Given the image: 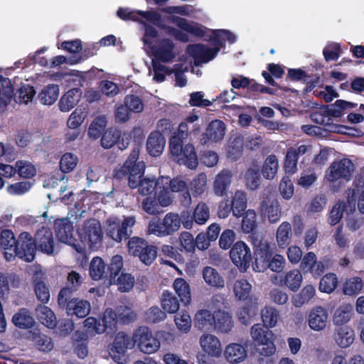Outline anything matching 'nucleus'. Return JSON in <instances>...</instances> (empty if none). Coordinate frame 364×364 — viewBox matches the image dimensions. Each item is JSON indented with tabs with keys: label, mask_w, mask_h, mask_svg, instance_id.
<instances>
[{
	"label": "nucleus",
	"mask_w": 364,
	"mask_h": 364,
	"mask_svg": "<svg viewBox=\"0 0 364 364\" xmlns=\"http://www.w3.org/2000/svg\"><path fill=\"white\" fill-rule=\"evenodd\" d=\"M139 150L134 148L122 167V172L128 176V184L132 188H139V192L143 196H149L156 189L161 190V178L155 179L144 178L145 164L143 161H138Z\"/></svg>",
	"instance_id": "obj_1"
},
{
	"label": "nucleus",
	"mask_w": 364,
	"mask_h": 364,
	"mask_svg": "<svg viewBox=\"0 0 364 364\" xmlns=\"http://www.w3.org/2000/svg\"><path fill=\"white\" fill-rule=\"evenodd\" d=\"M79 240L76 239L74 250L83 257H86V247L98 248L102 241L103 232L100 223L95 219L86 220L77 230Z\"/></svg>",
	"instance_id": "obj_2"
},
{
	"label": "nucleus",
	"mask_w": 364,
	"mask_h": 364,
	"mask_svg": "<svg viewBox=\"0 0 364 364\" xmlns=\"http://www.w3.org/2000/svg\"><path fill=\"white\" fill-rule=\"evenodd\" d=\"M160 11L170 14L171 16H167L166 19L171 23H175L181 30L200 38L205 36V31L197 23H191L186 18L173 15L178 14L190 16L195 12V9L193 6L188 4L168 6L160 9Z\"/></svg>",
	"instance_id": "obj_3"
},
{
	"label": "nucleus",
	"mask_w": 364,
	"mask_h": 364,
	"mask_svg": "<svg viewBox=\"0 0 364 364\" xmlns=\"http://www.w3.org/2000/svg\"><path fill=\"white\" fill-rule=\"evenodd\" d=\"M184 132L175 133L169 139V149L171 154L178 158L180 164L190 169H195L198 165L196 149L191 144L183 145Z\"/></svg>",
	"instance_id": "obj_4"
},
{
	"label": "nucleus",
	"mask_w": 364,
	"mask_h": 364,
	"mask_svg": "<svg viewBox=\"0 0 364 364\" xmlns=\"http://www.w3.org/2000/svg\"><path fill=\"white\" fill-rule=\"evenodd\" d=\"M127 249L129 255L137 257L145 265H151L156 259L157 247L144 238L134 236L129 239Z\"/></svg>",
	"instance_id": "obj_5"
},
{
	"label": "nucleus",
	"mask_w": 364,
	"mask_h": 364,
	"mask_svg": "<svg viewBox=\"0 0 364 364\" xmlns=\"http://www.w3.org/2000/svg\"><path fill=\"white\" fill-rule=\"evenodd\" d=\"M135 222L133 216L124 217L122 221L117 218H111L107 221V236L117 242L129 239L132 233L131 228Z\"/></svg>",
	"instance_id": "obj_6"
},
{
	"label": "nucleus",
	"mask_w": 364,
	"mask_h": 364,
	"mask_svg": "<svg viewBox=\"0 0 364 364\" xmlns=\"http://www.w3.org/2000/svg\"><path fill=\"white\" fill-rule=\"evenodd\" d=\"M181 221L177 213H168L164 218L151 220L149 223V232L158 237L171 235L178 231L181 227Z\"/></svg>",
	"instance_id": "obj_7"
},
{
	"label": "nucleus",
	"mask_w": 364,
	"mask_h": 364,
	"mask_svg": "<svg viewBox=\"0 0 364 364\" xmlns=\"http://www.w3.org/2000/svg\"><path fill=\"white\" fill-rule=\"evenodd\" d=\"M37 250L36 242L34 237L28 232H21L14 246V253H9L10 257H18L27 262H33L36 257Z\"/></svg>",
	"instance_id": "obj_8"
},
{
	"label": "nucleus",
	"mask_w": 364,
	"mask_h": 364,
	"mask_svg": "<svg viewBox=\"0 0 364 364\" xmlns=\"http://www.w3.org/2000/svg\"><path fill=\"white\" fill-rule=\"evenodd\" d=\"M355 165L349 159L343 158L333 161L326 171V178L330 182H336L339 179L350 181L355 171Z\"/></svg>",
	"instance_id": "obj_9"
},
{
	"label": "nucleus",
	"mask_w": 364,
	"mask_h": 364,
	"mask_svg": "<svg viewBox=\"0 0 364 364\" xmlns=\"http://www.w3.org/2000/svg\"><path fill=\"white\" fill-rule=\"evenodd\" d=\"M63 300L58 296L59 306L65 310L69 316H75L77 318H85L90 311V304L85 299H80L73 296H65Z\"/></svg>",
	"instance_id": "obj_10"
},
{
	"label": "nucleus",
	"mask_w": 364,
	"mask_h": 364,
	"mask_svg": "<svg viewBox=\"0 0 364 364\" xmlns=\"http://www.w3.org/2000/svg\"><path fill=\"white\" fill-rule=\"evenodd\" d=\"M134 341L139 350L146 354L156 352L161 346L159 340L153 336L151 330L146 326H140L135 331Z\"/></svg>",
	"instance_id": "obj_11"
},
{
	"label": "nucleus",
	"mask_w": 364,
	"mask_h": 364,
	"mask_svg": "<svg viewBox=\"0 0 364 364\" xmlns=\"http://www.w3.org/2000/svg\"><path fill=\"white\" fill-rule=\"evenodd\" d=\"M230 257L241 272L247 271L252 259L250 247L242 241H237L232 245Z\"/></svg>",
	"instance_id": "obj_12"
},
{
	"label": "nucleus",
	"mask_w": 364,
	"mask_h": 364,
	"mask_svg": "<svg viewBox=\"0 0 364 364\" xmlns=\"http://www.w3.org/2000/svg\"><path fill=\"white\" fill-rule=\"evenodd\" d=\"M131 341L128 335L124 332H119L109 350V354L112 359L117 363L122 364L126 363V353L128 348H130Z\"/></svg>",
	"instance_id": "obj_13"
},
{
	"label": "nucleus",
	"mask_w": 364,
	"mask_h": 364,
	"mask_svg": "<svg viewBox=\"0 0 364 364\" xmlns=\"http://www.w3.org/2000/svg\"><path fill=\"white\" fill-rule=\"evenodd\" d=\"M187 53L193 58L196 66L213 60L218 53V48H210L202 43L191 44L187 46Z\"/></svg>",
	"instance_id": "obj_14"
},
{
	"label": "nucleus",
	"mask_w": 364,
	"mask_h": 364,
	"mask_svg": "<svg viewBox=\"0 0 364 364\" xmlns=\"http://www.w3.org/2000/svg\"><path fill=\"white\" fill-rule=\"evenodd\" d=\"M117 16L123 21H133L143 23L140 17L154 25L159 19V13L156 11H131L129 8L120 7L117 11Z\"/></svg>",
	"instance_id": "obj_15"
},
{
	"label": "nucleus",
	"mask_w": 364,
	"mask_h": 364,
	"mask_svg": "<svg viewBox=\"0 0 364 364\" xmlns=\"http://www.w3.org/2000/svg\"><path fill=\"white\" fill-rule=\"evenodd\" d=\"M34 239L37 250L48 255L54 254L55 242L50 228L42 227L36 232Z\"/></svg>",
	"instance_id": "obj_16"
},
{
	"label": "nucleus",
	"mask_w": 364,
	"mask_h": 364,
	"mask_svg": "<svg viewBox=\"0 0 364 364\" xmlns=\"http://www.w3.org/2000/svg\"><path fill=\"white\" fill-rule=\"evenodd\" d=\"M54 230L58 240L74 249L76 238L73 237L74 228L68 218L57 219L54 222Z\"/></svg>",
	"instance_id": "obj_17"
},
{
	"label": "nucleus",
	"mask_w": 364,
	"mask_h": 364,
	"mask_svg": "<svg viewBox=\"0 0 364 364\" xmlns=\"http://www.w3.org/2000/svg\"><path fill=\"white\" fill-rule=\"evenodd\" d=\"M175 45L169 38H162L151 47L154 58L159 62L169 63L176 58Z\"/></svg>",
	"instance_id": "obj_18"
},
{
	"label": "nucleus",
	"mask_w": 364,
	"mask_h": 364,
	"mask_svg": "<svg viewBox=\"0 0 364 364\" xmlns=\"http://www.w3.org/2000/svg\"><path fill=\"white\" fill-rule=\"evenodd\" d=\"M262 215L267 217L270 223H277L281 217V208L277 198L273 196L263 198L259 207Z\"/></svg>",
	"instance_id": "obj_19"
},
{
	"label": "nucleus",
	"mask_w": 364,
	"mask_h": 364,
	"mask_svg": "<svg viewBox=\"0 0 364 364\" xmlns=\"http://www.w3.org/2000/svg\"><path fill=\"white\" fill-rule=\"evenodd\" d=\"M255 262L253 269L257 272L266 270V265L273 256L270 245L264 241H260L255 248Z\"/></svg>",
	"instance_id": "obj_20"
},
{
	"label": "nucleus",
	"mask_w": 364,
	"mask_h": 364,
	"mask_svg": "<svg viewBox=\"0 0 364 364\" xmlns=\"http://www.w3.org/2000/svg\"><path fill=\"white\" fill-rule=\"evenodd\" d=\"M226 127L225 123L220 119L211 121L207 126L200 139L201 144H205L209 141L217 142L222 140L225 134Z\"/></svg>",
	"instance_id": "obj_21"
},
{
	"label": "nucleus",
	"mask_w": 364,
	"mask_h": 364,
	"mask_svg": "<svg viewBox=\"0 0 364 364\" xmlns=\"http://www.w3.org/2000/svg\"><path fill=\"white\" fill-rule=\"evenodd\" d=\"M171 198L169 196H164L161 192L159 195L158 200L156 197L147 196L141 203L142 209L149 215H158L162 210L161 206L166 207L171 203Z\"/></svg>",
	"instance_id": "obj_22"
},
{
	"label": "nucleus",
	"mask_w": 364,
	"mask_h": 364,
	"mask_svg": "<svg viewBox=\"0 0 364 364\" xmlns=\"http://www.w3.org/2000/svg\"><path fill=\"white\" fill-rule=\"evenodd\" d=\"M326 309L321 306L312 308L309 314L308 323L311 329L316 331L324 329L328 320Z\"/></svg>",
	"instance_id": "obj_23"
},
{
	"label": "nucleus",
	"mask_w": 364,
	"mask_h": 364,
	"mask_svg": "<svg viewBox=\"0 0 364 364\" xmlns=\"http://www.w3.org/2000/svg\"><path fill=\"white\" fill-rule=\"evenodd\" d=\"M335 109L333 104L330 105H323L319 110L313 112L311 115V119L320 125L326 127V129L332 131L333 128V117H336L331 113V111Z\"/></svg>",
	"instance_id": "obj_24"
},
{
	"label": "nucleus",
	"mask_w": 364,
	"mask_h": 364,
	"mask_svg": "<svg viewBox=\"0 0 364 364\" xmlns=\"http://www.w3.org/2000/svg\"><path fill=\"white\" fill-rule=\"evenodd\" d=\"M83 282V278L81 274L76 271L72 270L68 274L66 279V285L63 287L58 294L60 299L63 300V296H73L80 287ZM65 299V297H64Z\"/></svg>",
	"instance_id": "obj_25"
},
{
	"label": "nucleus",
	"mask_w": 364,
	"mask_h": 364,
	"mask_svg": "<svg viewBox=\"0 0 364 364\" xmlns=\"http://www.w3.org/2000/svg\"><path fill=\"white\" fill-rule=\"evenodd\" d=\"M166 140L161 133L152 132L146 141V149L151 156H160L165 147Z\"/></svg>",
	"instance_id": "obj_26"
},
{
	"label": "nucleus",
	"mask_w": 364,
	"mask_h": 364,
	"mask_svg": "<svg viewBox=\"0 0 364 364\" xmlns=\"http://www.w3.org/2000/svg\"><path fill=\"white\" fill-rule=\"evenodd\" d=\"M200 343L202 349L213 357H219L222 353V348L219 339L210 334H204L200 337Z\"/></svg>",
	"instance_id": "obj_27"
},
{
	"label": "nucleus",
	"mask_w": 364,
	"mask_h": 364,
	"mask_svg": "<svg viewBox=\"0 0 364 364\" xmlns=\"http://www.w3.org/2000/svg\"><path fill=\"white\" fill-rule=\"evenodd\" d=\"M82 91L79 88H73L67 91L60 98L59 108L62 112L72 109L80 101Z\"/></svg>",
	"instance_id": "obj_28"
},
{
	"label": "nucleus",
	"mask_w": 364,
	"mask_h": 364,
	"mask_svg": "<svg viewBox=\"0 0 364 364\" xmlns=\"http://www.w3.org/2000/svg\"><path fill=\"white\" fill-rule=\"evenodd\" d=\"M214 330L221 333H228L232 328L231 315L225 311L218 310L213 312Z\"/></svg>",
	"instance_id": "obj_29"
},
{
	"label": "nucleus",
	"mask_w": 364,
	"mask_h": 364,
	"mask_svg": "<svg viewBox=\"0 0 364 364\" xmlns=\"http://www.w3.org/2000/svg\"><path fill=\"white\" fill-rule=\"evenodd\" d=\"M226 360L231 363H239L247 357V350L239 343H231L225 350Z\"/></svg>",
	"instance_id": "obj_30"
},
{
	"label": "nucleus",
	"mask_w": 364,
	"mask_h": 364,
	"mask_svg": "<svg viewBox=\"0 0 364 364\" xmlns=\"http://www.w3.org/2000/svg\"><path fill=\"white\" fill-rule=\"evenodd\" d=\"M195 326L201 331L214 330V315L207 309H201L195 315Z\"/></svg>",
	"instance_id": "obj_31"
},
{
	"label": "nucleus",
	"mask_w": 364,
	"mask_h": 364,
	"mask_svg": "<svg viewBox=\"0 0 364 364\" xmlns=\"http://www.w3.org/2000/svg\"><path fill=\"white\" fill-rule=\"evenodd\" d=\"M353 188H348L346 191L347 203L349 205L350 212H353L355 210L356 200L358 193L364 191V176L359 175L356 176L353 182Z\"/></svg>",
	"instance_id": "obj_32"
},
{
	"label": "nucleus",
	"mask_w": 364,
	"mask_h": 364,
	"mask_svg": "<svg viewBox=\"0 0 364 364\" xmlns=\"http://www.w3.org/2000/svg\"><path fill=\"white\" fill-rule=\"evenodd\" d=\"M16 240L14 232L9 229L1 230L0 233V247L5 250L4 255L7 260L10 261L9 253H14V246H16Z\"/></svg>",
	"instance_id": "obj_33"
},
{
	"label": "nucleus",
	"mask_w": 364,
	"mask_h": 364,
	"mask_svg": "<svg viewBox=\"0 0 364 364\" xmlns=\"http://www.w3.org/2000/svg\"><path fill=\"white\" fill-rule=\"evenodd\" d=\"M173 287L180 298V301L185 306L188 305L191 301L189 284L183 278H176L173 282Z\"/></svg>",
	"instance_id": "obj_34"
},
{
	"label": "nucleus",
	"mask_w": 364,
	"mask_h": 364,
	"mask_svg": "<svg viewBox=\"0 0 364 364\" xmlns=\"http://www.w3.org/2000/svg\"><path fill=\"white\" fill-rule=\"evenodd\" d=\"M12 322L19 328L28 329L33 326L35 320L28 309L22 308L13 316Z\"/></svg>",
	"instance_id": "obj_35"
},
{
	"label": "nucleus",
	"mask_w": 364,
	"mask_h": 364,
	"mask_svg": "<svg viewBox=\"0 0 364 364\" xmlns=\"http://www.w3.org/2000/svg\"><path fill=\"white\" fill-rule=\"evenodd\" d=\"M161 192L163 193L164 192V196H166L169 192H181V191H184L187 188V183L178 178H170L169 177H161Z\"/></svg>",
	"instance_id": "obj_36"
},
{
	"label": "nucleus",
	"mask_w": 364,
	"mask_h": 364,
	"mask_svg": "<svg viewBox=\"0 0 364 364\" xmlns=\"http://www.w3.org/2000/svg\"><path fill=\"white\" fill-rule=\"evenodd\" d=\"M247 195L244 191H237L232 200L230 205L232 207V215L236 218L242 217L246 212L247 208Z\"/></svg>",
	"instance_id": "obj_37"
},
{
	"label": "nucleus",
	"mask_w": 364,
	"mask_h": 364,
	"mask_svg": "<svg viewBox=\"0 0 364 364\" xmlns=\"http://www.w3.org/2000/svg\"><path fill=\"white\" fill-rule=\"evenodd\" d=\"M162 309L168 314H175L180 307V301L171 291L164 290L160 299Z\"/></svg>",
	"instance_id": "obj_38"
},
{
	"label": "nucleus",
	"mask_w": 364,
	"mask_h": 364,
	"mask_svg": "<svg viewBox=\"0 0 364 364\" xmlns=\"http://www.w3.org/2000/svg\"><path fill=\"white\" fill-rule=\"evenodd\" d=\"M36 311L38 319L44 326L50 328H53L56 326V317L49 307L39 305L37 306Z\"/></svg>",
	"instance_id": "obj_39"
},
{
	"label": "nucleus",
	"mask_w": 364,
	"mask_h": 364,
	"mask_svg": "<svg viewBox=\"0 0 364 364\" xmlns=\"http://www.w3.org/2000/svg\"><path fill=\"white\" fill-rule=\"evenodd\" d=\"M257 345V351L259 353L260 355L264 357H267V359L266 360V364H273L274 361L270 356L274 354L276 351V347L274 343V338H268L267 341H264ZM259 364H264V359L259 358L258 360Z\"/></svg>",
	"instance_id": "obj_40"
},
{
	"label": "nucleus",
	"mask_w": 364,
	"mask_h": 364,
	"mask_svg": "<svg viewBox=\"0 0 364 364\" xmlns=\"http://www.w3.org/2000/svg\"><path fill=\"white\" fill-rule=\"evenodd\" d=\"M291 225L289 222H283L277 228L276 240L279 248L284 249L291 242Z\"/></svg>",
	"instance_id": "obj_41"
},
{
	"label": "nucleus",
	"mask_w": 364,
	"mask_h": 364,
	"mask_svg": "<svg viewBox=\"0 0 364 364\" xmlns=\"http://www.w3.org/2000/svg\"><path fill=\"white\" fill-rule=\"evenodd\" d=\"M231 172L227 169L223 170L217 175L214 182V191L216 195L223 196L225 193L231 183Z\"/></svg>",
	"instance_id": "obj_42"
},
{
	"label": "nucleus",
	"mask_w": 364,
	"mask_h": 364,
	"mask_svg": "<svg viewBox=\"0 0 364 364\" xmlns=\"http://www.w3.org/2000/svg\"><path fill=\"white\" fill-rule=\"evenodd\" d=\"M59 87L55 84H50L43 87L39 92L38 98L43 105H50L58 99Z\"/></svg>",
	"instance_id": "obj_43"
},
{
	"label": "nucleus",
	"mask_w": 364,
	"mask_h": 364,
	"mask_svg": "<svg viewBox=\"0 0 364 364\" xmlns=\"http://www.w3.org/2000/svg\"><path fill=\"white\" fill-rule=\"evenodd\" d=\"M203 277L210 286L215 288H223L225 281L218 272L213 267H205L203 270Z\"/></svg>",
	"instance_id": "obj_44"
},
{
	"label": "nucleus",
	"mask_w": 364,
	"mask_h": 364,
	"mask_svg": "<svg viewBox=\"0 0 364 364\" xmlns=\"http://www.w3.org/2000/svg\"><path fill=\"white\" fill-rule=\"evenodd\" d=\"M247 189L255 191L259 188L262 183L261 171L257 167L249 168L244 176Z\"/></svg>",
	"instance_id": "obj_45"
},
{
	"label": "nucleus",
	"mask_w": 364,
	"mask_h": 364,
	"mask_svg": "<svg viewBox=\"0 0 364 364\" xmlns=\"http://www.w3.org/2000/svg\"><path fill=\"white\" fill-rule=\"evenodd\" d=\"M90 275L93 280L98 281L103 277L107 278L106 264L103 259L99 257H95L90 264Z\"/></svg>",
	"instance_id": "obj_46"
},
{
	"label": "nucleus",
	"mask_w": 364,
	"mask_h": 364,
	"mask_svg": "<svg viewBox=\"0 0 364 364\" xmlns=\"http://www.w3.org/2000/svg\"><path fill=\"white\" fill-rule=\"evenodd\" d=\"M36 95V90L33 86L28 84H22L21 86L17 90L13 98L18 104H28L31 102Z\"/></svg>",
	"instance_id": "obj_47"
},
{
	"label": "nucleus",
	"mask_w": 364,
	"mask_h": 364,
	"mask_svg": "<svg viewBox=\"0 0 364 364\" xmlns=\"http://www.w3.org/2000/svg\"><path fill=\"white\" fill-rule=\"evenodd\" d=\"M303 277L299 269H292L288 272L281 283L287 287L292 291H296L300 288Z\"/></svg>",
	"instance_id": "obj_48"
},
{
	"label": "nucleus",
	"mask_w": 364,
	"mask_h": 364,
	"mask_svg": "<svg viewBox=\"0 0 364 364\" xmlns=\"http://www.w3.org/2000/svg\"><path fill=\"white\" fill-rule=\"evenodd\" d=\"M269 328L265 327L264 323H257L252 326L250 333L256 344L267 341L268 338L274 337V334Z\"/></svg>",
	"instance_id": "obj_49"
},
{
	"label": "nucleus",
	"mask_w": 364,
	"mask_h": 364,
	"mask_svg": "<svg viewBox=\"0 0 364 364\" xmlns=\"http://www.w3.org/2000/svg\"><path fill=\"white\" fill-rule=\"evenodd\" d=\"M336 343L341 348L349 346L354 341L353 331L346 326H341L335 334Z\"/></svg>",
	"instance_id": "obj_50"
},
{
	"label": "nucleus",
	"mask_w": 364,
	"mask_h": 364,
	"mask_svg": "<svg viewBox=\"0 0 364 364\" xmlns=\"http://www.w3.org/2000/svg\"><path fill=\"white\" fill-rule=\"evenodd\" d=\"M154 26L161 30L166 31L168 33L171 34L176 40L179 41L186 43L189 41V38L187 33L174 27L167 26L165 23V18H163L160 14L159 19L155 22Z\"/></svg>",
	"instance_id": "obj_51"
},
{
	"label": "nucleus",
	"mask_w": 364,
	"mask_h": 364,
	"mask_svg": "<svg viewBox=\"0 0 364 364\" xmlns=\"http://www.w3.org/2000/svg\"><path fill=\"white\" fill-rule=\"evenodd\" d=\"M279 168L277 157L274 154L269 155L264 160L261 173L267 179H273Z\"/></svg>",
	"instance_id": "obj_52"
},
{
	"label": "nucleus",
	"mask_w": 364,
	"mask_h": 364,
	"mask_svg": "<svg viewBox=\"0 0 364 364\" xmlns=\"http://www.w3.org/2000/svg\"><path fill=\"white\" fill-rule=\"evenodd\" d=\"M353 307L350 304L340 306L333 315V323L336 326H343L348 323L352 316Z\"/></svg>",
	"instance_id": "obj_53"
},
{
	"label": "nucleus",
	"mask_w": 364,
	"mask_h": 364,
	"mask_svg": "<svg viewBox=\"0 0 364 364\" xmlns=\"http://www.w3.org/2000/svg\"><path fill=\"white\" fill-rule=\"evenodd\" d=\"M315 287L312 285H306L298 294L294 296L293 304L296 307H301L304 304L309 303L315 296Z\"/></svg>",
	"instance_id": "obj_54"
},
{
	"label": "nucleus",
	"mask_w": 364,
	"mask_h": 364,
	"mask_svg": "<svg viewBox=\"0 0 364 364\" xmlns=\"http://www.w3.org/2000/svg\"><path fill=\"white\" fill-rule=\"evenodd\" d=\"M362 289L363 282L361 278L354 277L345 282L343 286V293L348 296H356L360 293Z\"/></svg>",
	"instance_id": "obj_55"
},
{
	"label": "nucleus",
	"mask_w": 364,
	"mask_h": 364,
	"mask_svg": "<svg viewBox=\"0 0 364 364\" xmlns=\"http://www.w3.org/2000/svg\"><path fill=\"white\" fill-rule=\"evenodd\" d=\"M32 341L36 348L40 351L49 352L53 348V343L51 338L43 333H33L32 336Z\"/></svg>",
	"instance_id": "obj_56"
},
{
	"label": "nucleus",
	"mask_w": 364,
	"mask_h": 364,
	"mask_svg": "<svg viewBox=\"0 0 364 364\" xmlns=\"http://www.w3.org/2000/svg\"><path fill=\"white\" fill-rule=\"evenodd\" d=\"M279 316V311L272 306H267L261 311L262 322L264 326L267 328L275 326Z\"/></svg>",
	"instance_id": "obj_57"
},
{
	"label": "nucleus",
	"mask_w": 364,
	"mask_h": 364,
	"mask_svg": "<svg viewBox=\"0 0 364 364\" xmlns=\"http://www.w3.org/2000/svg\"><path fill=\"white\" fill-rule=\"evenodd\" d=\"M257 214L254 210L249 209L242 215V230L245 233L252 232L257 228Z\"/></svg>",
	"instance_id": "obj_58"
},
{
	"label": "nucleus",
	"mask_w": 364,
	"mask_h": 364,
	"mask_svg": "<svg viewBox=\"0 0 364 364\" xmlns=\"http://www.w3.org/2000/svg\"><path fill=\"white\" fill-rule=\"evenodd\" d=\"M121 137V132L117 129H107L102 135L100 143L103 148H112L118 142Z\"/></svg>",
	"instance_id": "obj_59"
},
{
	"label": "nucleus",
	"mask_w": 364,
	"mask_h": 364,
	"mask_svg": "<svg viewBox=\"0 0 364 364\" xmlns=\"http://www.w3.org/2000/svg\"><path fill=\"white\" fill-rule=\"evenodd\" d=\"M349 205L347 200L344 203H336L331 209L329 213L328 222L331 225H336L338 224L341 218L344 211H348Z\"/></svg>",
	"instance_id": "obj_60"
},
{
	"label": "nucleus",
	"mask_w": 364,
	"mask_h": 364,
	"mask_svg": "<svg viewBox=\"0 0 364 364\" xmlns=\"http://www.w3.org/2000/svg\"><path fill=\"white\" fill-rule=\"evenodd\" d=\"M338 284V278L334 273H328L324 275L319 283V289L322 292L330 294L333 292Z\"/></svg>",
	"instance_id": "obj_61"
},
{
	"label": "nucleus",
	"mask_w": 364,
	"mask_h": 364,
	"mask_svg": "<svg viewBox=\"0 0 364 364\" xmlns=\"http://www.w3.org/2000/svg\"><path fill=\"white\" fill-rule=\"evenodd\" d=\"M252 290L251 284L244 279L237 280L234 284L235 296L240 300H246L250 296Z\"/></svg>",
	"instance_id": "obj_62"
},
{
	"label": "nucleus",
	"mask_w": 364,
	"mask_h": 364,
	"mask_svg": "<svg viewBox=\"0 0 364 364\" xmlns=\"http://www.w3.org/2000/svg\"><path fill=\"white\" fill-rule=\"evenodd\" d=\"M16 173L24 178H31L36 173L35 166L26 161H17L16 162Z\"/></svg>",
	"instance_id": "obj_63"
},
{
	"label": "nucleus",
	"mask_w": 364,
	"mask_h": 364,
	"mask_svg": "<svg viewBox=\"0 0 364 364\" xmlns=\"http://www.w3.org/2000/svg\"><path fill=\"white\" fill-rule=\"evenodd\" d=\"M298 159L294 148H289L284 163V169L287 173L293 174L297 171Z\"/></svg>",
	"instance_id": "obj_64"
}]
</instances>
